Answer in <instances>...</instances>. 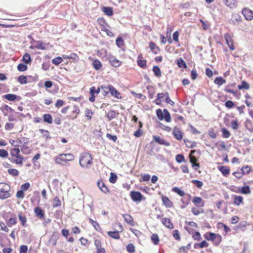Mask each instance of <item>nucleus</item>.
Masks as SVG:
<instances>
[{
    "label": "nucleus",
    "instance_id": "nucleus-1",
    "mask_svg": "<svg viewBox=\"0 0 253 253\" xmlns=\"http://www.w3.org/2000/svg\"><path fill=\"white\" fill-rule=\"evenodd\" d=\"M79 164L83 168L89 169L92 164L91 155L87 152L82 153L80 157Z\"/></svg>",
    "mask_w": 253,
    "mask_h": 253
},
{
    "label": "nucleus",
    "instance_id": "nucleus-2",
    "mask_svg": "<svg viewBox=\"0 0 253 253\" xmlns=\"http://www.w3.org/2000/svg\"><path fill=\"white\" fill-rule=\"evenodd\" d=\"M74 159V156L70 153L60 154L54 158L55 163L61 165H64L67 162L73 161Z\"/></svg>",
    "mask_w": 253,
    "mask_h": 253
},
{
    "label": "nucleus",
    "instance_id": "nucleus-3",
    "mask_svg": "<svg viewBox=\"0 0 253 253\" xmlns=\"http://www.w3.org/2000/svg\"><path fill=\"white\" fill-rule=\"evenodd\" d=\"M101 88L103 90L104 95H106L109 93H110L113 96L118 99L122 98L121 93L112 85H102Z\"/></svg>",
    "mask_w": 253,
    "mask_h": 253
},
{
    "label": "nucleus",
    "instance_id": "nucleus-4",
    "mask_svg": "<svg viewBox=\"0 0 253 253\" xmlns=\"http://www.w3.org/2000/svg\"><path fill=\"white\" fill-rule=\"evenodd\" d=\"M204 236L207 240L212 241L213 244L216 246L218 245L222 240V237L221 235L213 233H207Z\"/></svg>",
    "mask_w": 253,
    "mask_h": 253
},
{
    "label": "nucleus",
    "instance_id": "nucleus-5",
    "mask_svg": "<svg viewBox=\"0 0 253 253\" xmlns=\"http://www.w3.org/2000/svg\"><path fill=\"white\" fill-rule=\"evenodd\" d=\"M10 186L5 183H0V198L2 199H6L10 196L9 191Z\"/></svg>",
    "mask_w": 253,
    "mask_h": 253
},
{
    "label": "nucleus",
    "instance_id": "nucleus-6",
    "mask_svg": "<svg viewBox=\"0 0 253 253\" xmlns=\"http://www.w3.org/2000/svg\"><path fill=\"white\" fill-rule=\"evenodd\" d=\"M156 114L160 120L162 121L165 119L167 122H169L171 121L170 115L166 109L163 110V112L160 109H158L156 111Z\"/></svg>",
    "mask_w": 253,
    "mask_h": 253
},
{
    "label": "nucleus",
    "instance_id": "nucleus-7",
    "mask_svg": "<svg viewBox=\"0 0 253 253\" xmlns=\"http://www.w3.org/2000/svg\"><path fill=\"white\" fill-rule=\"evenodd\" d=\"M250 171V168L249 166H247L244 167L242 169V171H236L233 173V175H234L237 178H241L244 174L248 173Z\"/></svg>",
    "mask_w": 253,
    "mask_h": 253
},
{
    "label": "nucleus",
    "instance_id": "nucleus-8",
    "mask_svg": "<svg viewBox=\"0 0 253 253\" xmlns=\"http://www.w3.org/2000/svg\"><path fill=\"white\" fill-rule=\"evenodd\" d=\"M130 196L132 200L134 202H140L143 198L141 193L138 191H131Z\"/></svg>",
    "mask_w": 253,
    "mask_h": 253
},
{
    "label": "nucleus",
    "instance_id": "nucleus-9",
    "mask_svg": "<svg viewBox=\"0 0 253 253\" xmlns=\"http://www.w3.org/2000/svg\"><path fill=\"white\" fill-rule=\"evenodd\" d=\"M224 39L226 41V44L228 45L229 48L231 50L235 49V47L233 43V41L230 34L226 33L224 36Z\"/></svg>",
    "mask_w": 253,
    "mask_h": 253
},
{
    "label": "nucleus",
    "instance_id": "nucleus-10",
    "mask_svg": "<svg viewBox=\"0 0 253 253\" xmlns=\"http://www.w3.org/2000/svg\"><path fill=\"white\" fill-rule=\"evenodd\" d=\"M242 13L246 20H252L253 19V11L249 8H244L242 10Z\"/></svg>",
    "mask_w": 253,
    "mask_h": 253
},
{
    "label": "nucleus",
    "instance_id": "nucleus-11",
    "mask_svg": "<svg viewBox=\"0 0 253 253\" xmlns=\"http://www.w3.org/2000/svg\"><path fill=\"white\" fill-rule=\"evenodd\" d=\"M108 60L110 63L114 67H118L120 66L122 62L117 59L115 56L110 55L108 56Z\"/></svg>",
    "mask_w": 253,
    "mask_h": 253
},
{
    "label": "nucleus",
    "instance_id": "nucleus-12",
    "mask_svg": "<svg viewBox=\"0 0 253 253\" xmlns=\"http://www.w3.org/2000/svg\"><path fill=\"white\" fill-rule=\"evenodd\" d=\"M0 109L5 116L8 115V113H11L14 111L12 108L5 104L2 105L0 107Z\"/></svg>",
    "mask_w": 253,
    "mask_h": 253
},
{
    "label": "nucleus",
    "instance_id": "nucleus-13",
    "mask_svg": "<svg viewBox=\"0 0 253 253\" xmlns=\"http://www.w3.org/2000/svg\"><path fill=\"white\" fill-rule=\"evenodd\" d=\"M172 134H173L174 137L178 140H180L183 138V134L181 130L179 129V128L177 127H174L173 128Z\"/></svg>",
    "mask_w": 253,
    "mask_h": 253
},
{
    "label": "nucleus",
    "instance_id": "nucleus-14",
    "mask_svg": "<svg viewBox=\"0 0 253 253\" xmlns=\"http://www.w3.org/2000/svg\"><path fill=\"white\" fill-rule=\"evenodd\" d=\"M3 97L10 101H14L16 100H20L21 99L20 96L14 94H6L4 95Z\"/></svg>",
    "mask_w": 253,
    "mask_h": 253
},
{
    "label": "nucleus",
    "instance_id": "nucleus-15",
    "mask_svg": "<svg viewBox=\"0 0 253 253\" xmlns=\"http://www.w3.org/2000/svg\"><path fill=\"white\" fill-rule=\"evenodd\" d=\"M62 57L64 59H71L74 62H77L79 60V57L77 54L75 53H72L70 55H62Z\"/></svg>",
    "mask_w": 253,
    "mask_h": 253
},
{
    "label": "nucleus",
    "instance_id": "nucleus-16",
    "mask_svg": "<svg viewBox=\"0 0 253 253\" xmlns=\"http://www.w3.org/2000/svg\"><path fill=\"white\" fill-rule=\"evenodd\" d=\"M153 139L156 142H157L158 143H159L161 145H165L167 146H168L170 145V143L169 142L167 141L166 140H165V139H164L163 138H161L159 136L154 135L153 136Z\"/></svg>",
    "mask_w": 253,
    "mask_h": 253
},
{
    "label": "nucleus",
    "instance_id": "nucleus-17",
    "mask_svg": "<svg viewBox=\"0 0 253 253\" xmlns=\"http://www.w3.org/2000/svg\"><path fill=\"white\" fill-rule=\"evenodd\" d=\"M97 22L100 25L101 29V31H102L104 30H106V28L109 27V26H108L107 22L105 21V20L103 18H101V17L98 18L97 19Z\"/></svg>",
    "mask_w": 253,
    "mask_h": 253
},
{
    "label": "nucleus",
    "instance_id": "nucleus-18",
    "mask_svg": "<svg viewBox=\"0 0 253 253\" xmlns=\"http://www.w3.org/2000/svg\"><path fill=\"white\" fill-rule=\"evenodd\" d=\"M97 186L101 191L105 194H108L109 191L108 188L105 186L104 182L101 180H99L97 182Z\"/></svg>",
    "mask_w": 253,
    "mask_h": 253
},
{
    "label": "nucleus",
    "instance_id": "nucleus-19",
    "mask_svg": "<svg viewBox=\"0 0 253 253\" xmlns=\"http://www.w3.org/2000/svg\"><path fill=\"white\" fill-rule=\"evenodd\" d=\"M162 200L163 201V204L167 207V208H171L173 206L172 203L170 201L169 198L168 197L162 196Z\"/></svg>",
    "mask_w": 253,
    "mask_h": 253
},
{
    "label": "nucleus",
    "instance_id": "nucleus-20",
    "mask_svg": "<svg viewBox=\"0 0 253 253\" xmlns=\"http://www.w3.org/2000/svg\"><path fill=\"white\" fill-rule=\"evenodd\" d=\"M223 2L230 8H234L237 6V1L236 0H223Z\"/></svg>",
    "mask_w": 253,
    "mask_h": 253
},
{
    "label": "nucleus",
    "instance_id": "nucleus-21",
    "mask_svg": "<svg viewBox=\"0 0 253 253\" xmlns=\"http://www.w3.org/2000/svg\"><path fill=\"white\" fill-rule=\"evenodd\" d=\"M125 221L128 224L133 225L134 221L132 217L128 214H124L123 215Z\"/></svg>",
    "mask_w": 253,
    "mask_h": 253
},
{
    "label": "nucleus",
    "instance_id": "nucleus-22",
    "mask_svg": "<svg viewBox=\"0 0 253 253\" xmlns=\"http://www.w3.org/2000/svg\"><path fill=\"white\" fill-rule=\"evenodd\" d=\"M218 169L224 176H226L230 173V169L226 166L218 167Z\"/></svg>",
    "mask_w": 253,
    "mask_h": 253
},
{
    "label": "nucleus",
    "instance_id": "nucleus-23",
    "mask_svg": "<svg viewBox=\"0 0 253 253\" xmlns=\"http://www.w3.org/2000/svg\"><path fill=\"white\" fill-rule=\"evenodd\" d=\"M217 227L219 230L223 229L225 231V235L230 231V229L226 225L221 222L217 223Z\"/></svg>",
    "mask_w": 253,
    "mask_h": 253
},
{
    "label": "nucleus",
    "instance_id": "nucleus-24",
    "mask_svg": "<svg viewBox=\"0 0 253 253\" xmlns=\"http://www.w3.org/2000/svg\"><path fill=\"white\" fill-rule=\"evenodd\" d=\"M162 223L164 225L169 229H172L173 227L172 223L170 220L168 218H164L162 220Z\"/></svg>",
    "mask_w": 253,
    "mask_h": 253
},
{
    "label": "nucleus",
    "instance_id": "nucleus-25",
    "mask_svg": "<svg viewBox=\"0 0 253 253\" xmlns=\"http://www.w3.org/2000/svg\"><path fill=\"white\" fill-rule=\"evenodd\" d=\"M190 162L192 164V167L195 170H197L200 167L199 164L196 163L197 159L195 157L190 156Z\"/></svg>",
    "mask_w": 253,
    "mask_h": 253
},
{
    "label": "nucleus",
    "instance_id": "nucleus-26",
    "mask_svg": "<svg viewBox=\"0 0 253 253\" xmlns=\"http://www.w3.org/2000/svg\"><path fill=\"white\" fill-rule=\"evenodd\" d=\"M209 246V243L206 241H203L200 243H196L194 244V247L195 249H202L204 247H208Z\"/></svg>",
    "mask_w": 253,
    "mask_h": 253
},
{
    "label": "nucleus",
    "instance_id": "nucleus-27",
    "mask_svg": "<svg viewBox=\"0 0 253 253\" xmlns=\"http://www.w3.org/2000/svg\"><path fill=\"white\" fill-rule=\"evenodd\" d=\"M92 65L93 68L96 70H100L102 66L101 63L98 59H95L93 61Z\"/></svg>",
    "mask_w": 253,
    "mask_h": 253
},
{
    "label": "nucleus",
    "instance_id": "nucleus-28",
    "mask_svg": "<svg viewBox=\"0 0 253 253\" xmlns=\"http://www.w3.org/2000/svg\"><path fill=\"white\" fill-rule=\"evenodd\" d=\"M193 203L196 205L200 204V206L201 207H203L205 205V203L202 201V198L199 197H194L193 199Z\"/></svg>",
    "mask_w": 253,
    "mask_h": 253
},
{
    "label": "nucleus",
    "instance_id": "nucleus-29",
    "mask_svg": "<svg viewBox=\"0 0 253 253\" xmlns=\"http://www.w3.org/2000/svg\"><path fill=\"white\" fill-rule=\"evenodd\" d=\"M108 235L111 238L115 239H119L120 238V234L118 231H109L107 233Z\"/></svg>",
    "mask_w": 253,
    "mask_h": 253
},
{
    "label": "nucleus",
    "instance_id": "nucleus-30",
    "mask_svg": "<svg viewBox=\"0 0 253 253\" xmlns=\"http://www.w3.org/2000/svg\"><path fill=\"white\" fill-rule=\"evenodd\" d=\"M157 98L154 101V102L157 105H160L161 103V99H163L164 97H166V93H159L157 95Z\"/></svg>",
    "mask_w": 253,
    "mask_h": 253
},
{
    "label": "nucleus",
    "instance_id": "nucleus-31",
    "mask_svg": "<svg viewBox=\"0 0 253 253\" xmlns=\"http://www.w3.org/2000/svg\"><path fill=\"white\" fill-rule=\"evenodd\" d=\"M102 11L108 16H112L113 14V9L110 7H103Z\"/></svg>",
    "mask_w": 253,
    "mask_h": 253
},
{
    "label": "nucleus",
    "instance_id": "nucleus-32",
    "mask_svg": "<svg viewBox=\"0 0 253 253\" xmlns=\"http://www.w3.org/2000/svg\"><path fill=\"white\" fill-rule=\"evenodd\" d=\"M214 83L217 85H221L226 83V80L221 77H218L215 79Z\"/></svg>",
    "mask_w": 253,
    "mask_h": 253
},
{
    "label": "nucleus",
    "instance_id": "nucleus-33",
    "mask_svg": "<svg viewBox=\"0 0 253 253\" xmlns=\"http://www.w3.org/2000/svg\"><path fill=\"white\" fill-rule=\"evenodd\" d=\"M43 119L44 122L49 124H51L53 121L51 116L49 114H44L43 115Z\"/></svg>",
    "mask_w": 253,
    "mask_h": 253
},
{
    "label": "nucleus",
    "instance_id": "nucleus-34",
    "mask_svg": "<svg viewBox=\"0 0 253 253\" xmlns=\"http://www.w3.org/2000/svg\"><path fill=\"white\" fill-rule=\"evenodd\" d=\"M34 211L36 215L39 218H42L43 217L44 213L41 208L37 207L35 209Z\"/></svg>",
    "mask_w": 253,
    "mask_h": 253
},
{
    "label": "nucleus",
    "instance_id": "nucleus-35",
    "mask_svg": "<svg viewBox=\"0 0 253 253\" xmlns=\"http://www.w3.org/2000/svg\"><path fill=\"white\" fill-rule=\"evenodd\" d=\"M23 158L20 155H19L18 156L15 157V158H12V160H11V162H14L16 164H20L21 165L23 163Z\"/></svg>",
    "mask_w": 253,
    "mask_h": 253
},
{
    "label": "nucleus",
    "instance_id": "nucleus-36",
    "mask_svg": "<svg viewBox=\"0 0 253 253\" xmlns=\"http://www.w3.org/2000/svg\"><path fill=\"white\" fill-rule=\"evenodd\" d=\"M239 192L244 194H250L251 193L250 188L249 186H243L239 190Z\"/></svg>",
    "mask_w": 253,
    "mask_h": 253
},
{
    "label": "nucleus",
    "instance_id": "nucleus-37",
    "mask_svg": "<svg viewBox=\"0 0 253 253\" xmlns=\"http://www.w3.org/2000/svg\"><path fill=\"white\" fill-rule=\"evenodd\" d=\"M238 88L239 89H249L250 88V85L246 81H243L241 82V84L238 86Z\"/></svg>",
    "mask_w": 253,
    "mask_h": 253
},
{
    "label": "nucleus",
    "instance_id": "nucleus-38",
    "mask_svg": "<svg viewBox=\"0 0 253 253\" xmlns=\"http://www.w3.org/2000/svg\"><path fill=\"white\" fill-rule=\"evenodd\" d=\"M90 223L92 224V225L94 227L95 229L97 231H100L101 230V228L99 225V224L95 221H94L91 218L89 219Z\"/></svg>",
    "mask_w": 253,
    "mask_h": 253
},
{
    "label": "nucleus",
    "instance_id": "nucleus-39",
    "mask_svg": "<svg viewBox=\"0 0 253 253\" xmlns=\"http://www.w3.org/2000/svg\"><path fill=\"white\" fill-rule=\"evenodd\" d=\"M243 198L240 196H235L234 199V202L235 205L239 206L243 203Z\"/></svg>",
    "mask_w": 253,
    "mask_h": 253
},
{
    "label": "nucleus",
    "instance_id": "nucleus-40",
    "mask_svg": "<svg viewBox=\"0 0 253 253\" xmlns=\"http://www.w3.org/2000/svg\"><path fill=\"white\" fill-rule=\"evenodd\" d=\"M116 116V113L114 110L110 111L107 114V117L109 121L114 119Z\"/></svg>",
    "mask_w": 253,
    "mask_h": 253
},
{
    "label": "nucleus",
    "instance_id": "nucleus-41",
    "mask_svg": "<svg viewBox=\"0 0 253 253\" xmlns=\"http://www.w3.org/2000/svg\"><path fill=\"white\" fill-rule=\"evenodd\" d=\"M177 64L180 68H186L187 65L185 61L182 58H179L177 60Z\"/></svg>",
    "mask_w": 253,
    "mask_h": 253
},
{
    "label": "nucleus",
    "instance_id": "nucleus-42",
    "mask_svg": "<svg viewBox=\"0 0 253 253\" xmlns=\"http://www.w3.org/2000/svg\"><path fill=\"white\" fill-rule=\"evenodd\" d=\"M63 60V58L62 57V56L57 57L52 60V63L55 65H58L59 64L62 62Z\"/></svg>",
    "mask_w": 253,
    "mask_h": 253
},
{
    "label": "nucleus",
    "instance_id": "nucleus-43",
    "mask_svg": "<svg viewBox=\"0 0 253 253\" xmlns=\"http://www.w3.org/2000/svg\"><path fill=\"white\" fill-rule=\"evenodd\" d=\"M172 191L176 193L180 196H183L185 195V192L177 187H173L172 188Z\"/></svg>",
    "mask_w": 253,
    "mask_h": 253
},
{
    "label": "nucleus",
    "instance_id": "nucleus-44",
    "mask_svg": "<svg viewBox=\"0 0 253 253\" xmlns=\"http://www.w3.org/2000/svg\"><path fill=\"white\" fill-rule=\"evenodd\" d=\"M137 64L140 67L145 68L146 67V61L141 59L140 56H138V57Z\"/></svg>",
    "mask_w": 253,
    "mask_h": 253
},
{
    "label": "nucleus",
    "instance_id": "nucleus-45",
    "mask_svg": "<svg viewBox=\"0 0 253 253\" xmlns=\"http://www.w3.org/2000/svg\"><path fill=\"white\" fill-rule=\"evenodd\" d=\"M153 71L156 76L160 77L161 76V72L160 68L157 66H155L153 68Z\"/></svg>",
    "mask_w": 253,
    "mask_h": 253
},
{
    "label": "nucleus",
    "instance_id": "nucleus-46",
    "mask_svg": "<svg viewBox=\"0 0 253 253\" xmlns=\"http://www.w3.org/2000/svg\"><path fill=\"white\" fill-rule=\"evenodd\" d=\"M151 240L153 242L154 244L158 245L159 242V238L157 234H153L151 237Z\"/></svg>",
    "mask_w": 253,
    "mask_h": 253
},
{
    "label": "nucleus",
    "instance_id": "nucleus-47",
    "mask_svg": "<svg viewBox=\"0 0 253 253\" xmlns=\"http://www.w3.org/2000/svg\"><path fill=\"white\" fill-rule=\"evenodd\" d=\"M22 59L23 62L26 64L29 63L31 61L30 55L28 53H25L23 55Z\"/></svg>",
    "mask_w": 253,
    "mask_h": 253
},
{
    "label": "nucleus",
    "instance_id": "nucleus-48",
    "mask_svg": "<svg viewBox=\"0 0 253 253\" xmlns=\"http://www.w3.org/2000/svg\"><path fill=\"white\" fill-rule=\"evenodd\" d=\"M18 81L21 84H26L27 83V78L26 76H20L18 78Z\"/></svg>",
    "mask_w": 253,
    "mask_h": 253
},
{
    "label": "nucleus",
    "instance_id": "nucleus-49",
    "mask_svg": "<svg viewBox=\"0 0 253 253\" xmlns=\"http://www.w3.org/2000/svg\"><path fill=\"white\" fill-rule=\"evenodd\" d=\"M19 152H20V150L19 148H13V149H11L10 151V155L12 157H15L18 156L19 155H20Z\"/></svg>",
    "mask_w": 253,
    "mask_h": 253
},
{
    "label": "nucleus",
    "instance_id": "nucleus-50",
    "mask_svg": "<svg viewBox=\"0 0 253 253\" xmlns=\"http://www.w3.org/2000/svg\"><path fill=\"white\" fill-rule=\"evenodd\" d=\"M8 173L14 176H17L19 174L18 170L14 169H9L7 170Z\"/></svg>",
    "mask_w": 253,
    "mask_h": 253
},
{
    "label": "nucleus",
    "instance_id": "nucleus-51",
    "mask_svg": "<svg viewBox=\"0 0 253 253\" xmlns=\"http://www.w3.org/2000/svg\"><path fill=\"white\" fill-rule=\"evenodd\" d=\"M40 131L42 133L43 137H45L46 139L50 138L48 131L43 129H40Z\"/></svg>",
    "mask_w": 253,
    "mask_h": 253
},
{
    "label": "nucleus",
    "instance_id": "nucleus-52",
    "mask_svg": "<svg viewBox=\"0 0 253 253\" xmlns=\"http://www.w3.org/2000/svg\"><path fill=\"white\" fill-rule=\"evenodd\" d=\"M60 205H61V202H60L59 199L57 197H55L53 200V207L56 208V207H59Z\"/></svg>",
    "mask_w": 253,
    "mask_h": 253
},
{
    "label": "nucleus",
    "instance_id": "nucleus-53",
    "mask_svg": "<svg viewBox=\"0 0 253 253\" xmlns=\"http://www.w3.org/2000/svg\"><path fill=\"white\" fill-rule=\"evenodd\" d=\"M126 250L128 253H133L135 252V247L132 244H129L126 246Z\"/></svg>",
    "mask_w": 253,
    "mask_h": 253
},
{
    "label": "nucleus",
    "instance_id": "nucleus-54",
    "mask_svg": "<svg viewBox=\"0 0 253 253\" xmlns=\"http://www.w3.org/2000/svg\"><path fill=\"white\" fill-rule=\"evenodd\" d=\"M93 89H94V86H92L90 88V89H89V93L91 95V96L89 97V100L91 102H93L95 101V95H94V92L93 91Z\"/></svg>",
    "mask_w": 253,
    "mask_h": 253
},
{
    "label": "nucleus",
    "instance_id": "nucleus-55",
    "mask_svg": "<svg viewBox=\"0 0 253 253\" xmlns=\"http://www.w3.org/2000/svg\"><path fill=\"white\" fill-rule=\"evenodd\" d=\"M221 132L222 133V136L224 138H228L230 136V132L225 128H223L221 129Z\"/></svg>",
    "mask_w": 253,
    "mask_h": 253
},
{
    "label": "nucleus",
    "instance_id": "nucleus-56",
    "mask_svg": "<svg viewBox=\"0 0 253 253\" xmlns=\"http://www.w3.org/2000/svg\"><path fill=\"white\" fill-rule=\"evenodd\" d=\"M35 48L42 50H43L45 48L44 43L40 41L37 42V44L35 46Z\"/></svg>",
    "mask_w": 253,
    "mask_h": 253
},
{
    "label": "nucleus",
    "instance_id": "nucleus-57",
    "mask_svg": "<svg viewBox=\"0 0 253 253\" xmlns=\"http://www.w3.org/2000/svg\"><path fill=\"white\" fill-rule=\"evenodd\" d=\"M208 134L212 138H215L217 137L216 133L214 132V130L213 128H211L209 130Z\"/></svg>",
    "mask_w": 253,
    "mask_h": 253
},
{
    "label": "nucleus",
    "instance_id": "nucleus-58",
    "mask_svg": "<svg viewBox=\"0 0 253 253\" xmlns=\"http://www.w3.org/2000/svg\"><path fill=\"white\" fill-rule=\"evenodd\" d=\"M27 65L25 64H22V63H20V64H18L17 66V69L19 71H21V72L25 71L27 70Z\"/></svg>",
    "mask_w": 253,
    "mask_h": 253
},
{
    "label": "nucleus",
    "instance_id": "nucleus-59",
    "mask_svg": "<svg viewBox=\"0 0 253 253\" xmlns=\"http://www.w3.org/2000/svg\"><path fill=\"white\" fill-rule=\"evenodd\" d=\"M116 44L119 47H122L124 45V41L121 37H118L116 40Z\"/></svg>",
    "mask_w": 253,
    "mask_h": 253
},
{
    "label": "nucleus",
    "instance_id": "nucleus-60",
    "mask_svg": "<svg viewBox=\"0 0 253 253\" xmlns=\"http://www.w3.org/2000/svg\"><path fill=\"white\" fill-rule=\"evenodd\" d=\"M231 127L233 129H237L239 127V124L238 121L236 120H233L231 123Z\"/></svg>",
    "mask_w": 253,
    "mask_h": 253
},
{
    "label": "nucleus",
    "instance_id": "nucleus-61",
    "mask_svg": "<svg viewBox=\"0 0 253 253\" xmlns=\"http://www.w3.org/2000/svg\"><path fill=\"white\" fill-rule=\"evenodd\" d=\"M176 161L178 163H181L184 161V157L181 154H178L176 156Z\"/></svg>",
    "mask_w": 253,
    "mask_h": 253
},
{
    "label": "nucleus",
    "instance_id": "nucleus-62",
    "mask_svg": "<svg viewBox=\"0 0 253 253\" xmlns=\"http://www.w3.org/2000/svg\"><path fill=\"white\" fill-rule=\"evenodd\" d=\"M92 114V112L89 109H86L85 111V115L88 120L91 119Z\"/></svg>",
    "mask_w": 253,
    "mask_h": 253
},
{
    "label": "nucleus",
    "instance_id": "nucleus-63",
    "mask_svg": "<svg viewBox=\"0 0 253 253\" xmlns=\"http://www.w3.org/2000/svg\"><path fill=\"white\" fill-rule=\"evenodd\" d=\"M18 218L21 221L22 225L24 226L27 221L26 217L25 216L22 215L21 214H19Z\"/></svg>",
    "mask_w": 253,
    "mask_h": 253
},
{
    "label": "nucleus",
    "instance_id": "nucleus-64",
    "mask_svg": "<svg viewBox=\"0 0 253 253\" xmlns=\"http://www.w3.org/2000/svg\"><path fill=\"white\" fill-rule=\"evenodd\" d=\"M117 175L114 173H111V176L109 178V181L112 183H114L117 180Z\"/></svg>",
    "mask_w": 253,
    "mask_h": 253
}]
</instances>
